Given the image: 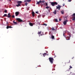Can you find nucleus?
<instances>
[{
	"label": "nucleus",
	"mask_w": 75,
	"mask_h": 75,
	"mask_svg": "<svg viewBox=\"0 0 75 75\" xmlns=\"http://www.w3.org/2000/svg\"><path fill=\"white\" fill-rule=\"evenodd\" d=\"M70 74H72V75H75V74L74 73H73V72H71Z\"/></svg>",
	"instance_id": "nucleus-20"
},
{
	"label": "nucleus",
	"mask_w": 75,
	"mask_h": 75,
	"mask_svg": "<svg viewBox=\"0 0 75 75\" xmlns=\"http://www.w3.org/2000/svg\"><path fill=\"white\" fill-rule=\"evenodd\" d=\"M28 2H30L31 0H27Z\"/></svg>",
	"instance_id": "nucleus-29"
},
{
	"label": "nucleus",
	"mask_w": 75,
	"mask_h": 75,
	"mask_svg": "<svg viewBox=\"0 0 75 75\" xmlns=\"http://www.w3.org/2000/svg\"><path fill=\"white\" fill-rule=\"evenodd\" d=\"M70 62V60H69V62Z\"/></svg>",
	"instance_id": "nucleus-45"
},
{
	"label": "nucleus",
	"mask_w": 75,
	"mask_h": 75,
	"mask_svg": "<svg viewBox=\"0 0 75 75\" xmlns=\"http://www.w3.org/2000/svg\"><path fill=\"white\" fill-rule=\"evenodd\" d=\"M69 69H71V68H72V66H69Z\"/></svg>",
	"instance_id": "nucleus-25"
},
{
	"label": "nucleus",
	"mask_w": 75,
	"mask_h": 75,
	"mask_svg": "<svg viewBox=\"0 0 75 75\" xmlns=\"http://www.w3.org/2000/svg\"><path fill=\"white\" fill-rule=\"evenodd\" d=\"M7 10H5L4 11V12L5 13H7Z\"/></svg>",
	"instance_id": "nucleus-30"
},
{
	"label": "nucleus",
	"mask_w": 75,
	"mask_h": 75,
	"mask_svg": "<svg viewBox=\"0 0 75 75\" xmlns=\"http://www.w3.org/2000/svg\"><path fill=\"white\" fill-rule=\"evenodd\" d=\"M67 18L66 17H65V18Z\"/></svg>",
	"instance_id": "nucleus-46"
},
{
	"label": "nucleus",
	"mask_w": 75,
	"mask_h": 75,
	"mask_svg": "<svg viewBox=\"0 0 75 75\" xmlns=\"http://www.w3.org/2000/svg\"><path fill=\"white\" fill-rule=\"evenodd\" d=\"M61 7V6L59 5H58L57 6H56V9H58V10H60V8Z\"/></svg>",
	"instance_id": "nucleus-5"
},
{
	"label": "nucleus",
	"mask_w": 75,
	"mask_h": 75,
	"mask_svg": "<svg viewBox=\"0 0 75 75\" xmlns=\"http://www.w3.org/2000/svg\"><path fill=\"white\" fill-rule=\"evenodd\" d=\"M35 13H36V14H38V11H36Z\"/></svg>",
	"instance_id": "nucleus-35"
},
{
	"label": "nucleus",
	"mask_w": 75,
	"mask_h": 75,
	"mask_svg": "<svg viewBox=\"0 0 75 75\" xmlns=\"http://www.w3.org/2000/svg\"><path fill=\"white\" fill-rule=\"evenodd\" d=\"M12 17L13 18H14V17H15V16L14 15H13L12 16Z\"/></svg>",
	"instance_id": "nucleus-33"
},
{
	"label": "nucleus",
	"mask_w": 75,
	"mask_h": 75,
	"mask_svg": "<svg viewBox=\"0 0 75 75\" xmlns=\"http://www.w3.org/2000/svg\"><path fill=\"white\" fill-rule=\"evenodd\" d=\"M73 16H74V17H75V13H74L73 14Z\"/></svg>",
	"instance_id": "nucleus-36"
},
{
	"label": "nucleus",
	"mask_w": 75,
	"mask_h": 75,
	"mask_svg": "<svg viewBox=\"0 0 75 75\" xmlns=\"http://www.w3.org/2000/svg\"><path fill=\"white\" fill-rule=\"evenodd\" d=\"M69 37L67 36L66 37V39L67 40H70V37H71V36L70 35H69Z\"/></svg>",
	"instance_id": "nucleus-6"
},
{
	"label": "nucleus",
	"mask_w": 75,
	"mask_h": 75,
	"mask_svg": "<svg viewBox=\"0 0 75 75\" xmlns=\"http://www.w3.org/2000/svg\"><path fill=\"white\" fill-rule=\"evenodd\" d=\"M25 4L26 6H27V3H26Z\"/></svg>",
	"instance_id": "nucleus-34"
},
{
	"label": "nucleus",
	"mask_w": 75,
	"mask_h": 75,
	"mask_svg": "<svg viewBox=\"0 0 75 75\" xmlns=\"http://www.w3.org/2000/svg\"><path fill=\"white\" fill-rule=\"evenodd\" d=\"M55 21L56 22H58V19H55Z\"/></svg>",
	"instance_id": "nucleus-28"
},
{
	"label": "nucleus",
	"mask_w": 75,
	"mask_h": 75,
	"mask_svg": "<svg viewBox=\"0 0 75 75\" xmlns=\"http://www.w3.org/2000/svg\"><path fill=\"white\" fill-rule=\"evenodd\" d=\"M7 17L8 18H10L11 17V15L10 13L8 14Z\"/></svg>",
	"instance_id": "nucleus-9"
},
{
	"label": "nucleus",
	"mask_w": 75,
	"mask_h": 75,
	"mask_svg": "<svg viewBox=\"0 0 75 75\" xmlns=\"http://www.w3.org/2000/svg\"><path fill=\"white\" fill-rule=\"evenodd\" d=\"M41 3V1L40 0L39 1H38L37 3V4H40V3Z\"/></svg>",
	"instance_id": "nucleus-13"
},
{
	"label": "nucleus",
	"mask_w": 75,
	"mask_h": 75,
	"mask_svg": "<svg viewBox=\"0 0 75 75\" xmlns=\"http://www.w3.org/2000/svg\"><path fill=\"white\" fill-rule=\"evenodd\" d=\"M19 14V12H16L15 13V16H18V15Z\"/></svg>",
	"instance_id": "nucleus-8"
},
{
	"label": "nucleus",
	"mask_w": 75,
	"mask_h": 75,
	"mask_svg": "<svg viewBox=\"0 0 75 75\" xmlns=\"http://www.w3.org/2000/svg\"><path fill=\"white\" fill-rule=\"evenodd\" d=\"M59 21H61V19L59 18Z\"/></svg>",
	"instance_id": "nucleus-40"
},
{
	"label": "nucleus",
	"mask_w": 75,
	"mask_h": 75,
	"mask_svg": "<svg viewBox=\"0 0 75 75\" xmlns=\"http://www.w3.org/2000/svg\"><path fill=\"white\" fill-rule=\"evenodd\" d=\"M51 30H52V31H54V30H55V29H54V27H52L51 28Z\"/></svg>",
	"instance_id": "nucleus-18"
},
{
	"label": "nucleus",
	"mask_w": 75,
	"mask_h": 75,
	"mask_svg": "<svg viewBox=\"0 0 75 75\" xmlns=\"http://www.w3.org/2000/svg\"><path fill=\"white\" fill-rule=\"evenodd\" d=\"M53 13H54V14H57V10H55L53 12Z\"/></svg>",
	"instance_id": "nucleus-17"
},
{
	"label": "nucleus",
	"mask_w": 75,
	"mask_h": 75,
	"mask_svg": "<svg viewBox=\"0 0 75 75\" xmlns=\"http://www.w3.org/2000/svg\"><path fill=\"white\" fill-rule=\"evenodd\" d=\"M13 28V27H11V26H7L6 27V28L7 29H8V28Z\"/></svg>",
	"instance_id": "nucleus-11"
},
{
	"label": "nucleus",
	"mask_w": 75,
	"mask_h": 75,
	"mask_svg": "<svg viewBox=\"0 0 75 75\" xmlns=\"http://www.w3.org/2000/svg\"><path fill=\"white\" fill-rule=\"evenodd\" d=\"M51 4L52 6H54L55 5H58V3L56 2H52L51 3Z\"/></svg>",
	"instance_id": "nucleus-3"
},
{
	"label": "nucleus",
	"mask_w": 75,
	"mask_h": 75,
	"mask_svg": "<svg viewBox=\"0 0 75 75\" xmlns=\"http://www.w3.org/2000/svg\"><path fill=\"white\" fill-rule=\"evenodd\" d=\"M44 2H45V1L44 0L41 1V3H44Z\"/></svg>",
	"instance_id": "nucleus-27"
},
{
	"label": "nucleus",
	"mask_w": 75,
	"mask_h": 75,
	"mask_svg": "<svg viewBox=\"0 0 75 75\" xmlns=\"http://www.w3.org/2000/svg\"><path fill=\"white\" fill-rule=\"evenodd\" d=\"M61 12L62 14H64V10H62V11H61Z\"/></svg>",
	"instance_id": "nucleus-16"
},
{
	"label": "nucleus",
	"mask_w": 75,
	"mask_h": 75,
	"mask_svg": "<svg viewBox=\"0 0 75 75\" xmlns=\"http://www.w3.org/2000/svg\"><path fill=\"white\" fill-rule=\"evenodd\" d=\"M7 16V14H4V17H6V16Z\"/></svg>",
	"instance_id": "nucleus-26"
},
{
	"label": "nucleus",
	"mask_w": 75,
	"mask_h": 75,
	"mask_svg": "<svg viewBox=\"0 0 75 75\" xmlns=\"http://www.w3.org/2000/svg\"><path fill=\"white\" fill-rule=\"evenodd\" d=\"M48 12H49V13H50V10H48Z\"/></svg>",
	"instance_id": "nucleus-41"
},
{
	"label": "nucleus",
	"mask_w": 75,
	"mask_h": 75,
	"mask_svg": "<svg viewBox=\"0 0 75 75\" xmlns=\"http://www.w3.org/2000/svg\"><path fill=\"white\" fill-rule=\"evenodd\" d=\"M52 39H54V36L53 35H52Z\"/></svg>",
	"instance_id": "nucleus-22"
},
{
	"label": "nucleus",
	"mask_w": 75,
	"mask_h": 75,
	"mask_svg": "<svg viewBox=\"0 0 75 75\" xmlns=\"http://www.w3.org/2000/svg\"><path fill=\"white\" fill-rule=\"evenodd\" d=\"M74 58V57H73L72 58V59H73Z\"/></svg>",
	"instance_id": "nucleus-44"
},
{
	"label": "nucleus",
	"mask_w": 75,
	"mask_h": 75,
	"mask_svg": "<svg viewBox=\"0 0 75 75\" xmlns=\"http://www.w3.org/2000/svg\"><path fill=\"white\" fill-rule=\"evenodd\" d=\"M32 16L33 17H34V16H35V13H34V11H32Z\"/></svg>",
	"instance_id": "nucleus-10"
},
{
	"label": "nucleus",
	"mask_w": 75,
	"mask_h": 75,
	"mask_svg": "<svg viewBox=\"0 0 75 75\" xmlns=\"http://www.w3.org/2000/svg\"><path fill=\"white\" fill-rule=\"evenodd\" d=\"M43 57H45V55H47V53H45L43 54Z\"/></svg>",
	"instance_id": "nucleus-19"
},
{
	"label": "nucleus",
	"mask_w": 75,
	"mask_h": 75,
	"mask_svg": "<svg viewBox=\"0 0 75 75\" xmlns=\"http://www.w3.org/2000/svg\"><path fill=\"white\" fill-rule=\"evenodd\" d=\"M24 1L25 3H27V2H28L27 0H26L25 1Z\"/></svg>",
	"instance_id": "nucleus-31"
},
{
	"label": "nucleus",
	"mask_w": 75,
	"mask_h": 75,
	"mask_svg": "<svg viewBox=\"0 0 75 75\" xmlns=\"http://www.w3.org/2000/svg\"><path fill=\"white\" fill-rule=\"evenodd\" d=\"M17 3L18 4L16 5L17 7H19V6H21V4L22 3V1H18Z\"/></svg>",
	"instance_id": "nucleus-2"
},
{
	"label": "nucleus",
	"mask_w": 75,
	"mask_h": 75,
	"mask_svg": "<svg viewBox=\"0 0 75 75\" xmlns=\"http://www.w3.org/2000/svg\"><path fill=\"white\" fill-rule=\"evenodd\" d=\"M41 31H40V32H38V34H39V35H40V34H41Z\"/></svg>",
	"instance_id": "nucleus-24"
},
{
	"label": "nucleus",
	"mask_w": 75,
	"mask_h": 75,
	"mask_svg": "<svg viewBox=\"0 0 75 75\" xmlns=\"http://www.w3.org/2000/svg\"><path fill=\"white\" fill-rule=\"evenodd\" d=\"M44 25H45L47 26V25L46 24H44Z\"/></svg>",
	"instance_id": "nucleus-37"
},
{
	"label": "nucleus",
	"mask_w": 75,
	"mask_h": 75,
	"mask_svg": "<svg viewBox=\"0 0 75 75\" xmlns=\"http://www.w3.org/2000/svg\"><path fill=\"white\" fill-rule=\"evenodd\" d=\"M65 31H64L63 32V36L65 37V38H66V36L65 35Z\"/></svg>",
	"instance_id": "nucleus-15"
},
{
	"label": "nucleus",
	"mask_w": 75,
	"mask_h": 75,
	"mask_svg": "<svg viewBox=\"0 0 75 75\" xmlns=\"http://www.w3.org/2000/svg\"><path fill=\"white\" fill-rule=\"evenodd\" d=\"M46 8H49V9H50V10H51V7H50V6H47L46 7Z\"/></svg>",
	"instance_id": "nucleus-12"
},
{
	"label": "nucleus",
	"mask_w": 75,
	"mask_h": 75,
	"mask_svg": "<svg viewBox=\"0 0 75 75\" xmlns=\"http://www.w3.org/2000/svg\"><path fill=\"white\" fill-rule=\"evenodd\" d=\"M13 23H14V24H17V22L14 21H13Z\"/></svg>",
	"instance_id": "nucleus-21"
},
{
	"label": "nucleus",
	"mask_w": 75,
	"mask_h": 75,
	"mask_svg": "<svg viewBox=\"0 0 75 75\" xmlns=\"http://www.w3.org/2000/svg\"><path fill=\"white\" fill-rule=\"evenodd\" d=\"M68 21L67 20H66V21H64L63 22V24L64 25H66L67 24V22H68Z\"/></svg>",
	"instance_id": "nucleus-7"
},
{
	"label": "nucleus",
	"mask_w": 75,
	"mask_h": 75,
	"mask_svg": "<svg viewBox=\"0 0 75 75\" xmlns=\"http://www.w3.org/2000/svg\"><path fill=\"white\" fill-rule=\"evenodd\" d=\"M6 24H8V21H7V22H6Z\"/></svg>",
	"instance_id": "nucleus-43"
},
{
	"label": "nucleus",
	"mask_w": 75,
	"mask_h": 75,
	"mask_svg": "<svg viewBox=\"0 0 75 75\" xmlns=\"http://www.w3.org/2000/svg\"><path fill=\"white\" fill-rule=\"evenodd\" d=\"M33 25H34V24H35V23H33Z\"/></svg>",
	"instance_id": "nucleus-42"
},
{
	"label": "nucleus",
	"mask_w": 75,
	"mask_h": 75,
	"mask_svg": "<svg viewBox=\"0 0 75 75\" xmlns=\"http://www.w3.org/2000/svg\"><path fill=\"white\" fill-rule=\"evenodd\" d=\"M45 6H48V4H47V3H45Z\"/></svg>",
	"instance_id": "nucleus-32"
},
{
	"label": "nucleus",
	"mask_w": 75,
	"mask_h": 75,
	"mask_svg": "<svg viewBox=\"0 0 75 75\" xmlns=\"http://www.w3.org/2000/svg\"><path fill=\"white\" fill-rule=\"evenodd\" d=\"M49 60L51 64H53V61H54V58H52L51 57H49Z\"/></svg>",
	"instance_id": "nucleus-1"
},
{
	"label": "nucleus",
	"mask_w": 75,
	"mask_h": 75,
	"mask_svg": "<svg viewBox=\"0 0 75 75\" xmlns=\"http://www.w3.org/2000/svg\"><path fill=\"white\" fill-rule=\"evenodd\" d=\"M72 20L73 21H75V17H74L72 19Z\"/></svg>",
	"instance_id": "nucleus-23"
},
{
	"label": "nucleus",
	"mask_w": 75,
	"mask_h": 75,
	"mask_svg": "<svg viewBox=\"0 0 75 75\" xmlns=\"http://www.w3.org/2000/svg\"><path fill=\"white\" fill-rule=\"evenodd\" d=\"M29 25L30 26H33V24L32 23H29Z\"/></svg>",
	"instance_id": "nucleus-14"
},
{
	"label": "nucleus",
	"mask_w": 75,
	"mask_h": 75,
	"mask_svg": "<svg viewBox=\"0 0 75 75\" xmlns=\"http://www.w3.org/2000/svg\"><path fill=\"white\" fill-rule=\"evenodd\" d=\"M65 4H63V6H65Z\"/></svg>",
	"instance_id": "nucleus-39"
},
{
	"label": "nucleus",
	"mask_w": 75,
	"mask_h": 75,
	"mask_svg": "<svg viewBox=\"0 0 75 75\" xmlns=\"http://www.w3.org/2000/svg\"><path fill=\"white\" fill-rule=\"evenodd\" d=\"M68 1L69 2H71V0H68Z\"/></svg>",
	"instance_id": "nucleus-38"
},
{
	"label": "nucleus",
	"mask_w": 75,
	"mask_h": 75,
	"mask_svg": "<svg viewBox=\"0 0 75 75\" xmlns=\"http://www.w3.org/2000/svg\"><path fill=\"white\" fill-rule=\"evenodd\" d=\"M16 20L18 22H19V23H21V22H24L23 21V20L21 19L20 18H17L16 19Z\"/></svg>",
	"instance_id": "nucleus-4"
}]
</instances>
